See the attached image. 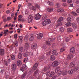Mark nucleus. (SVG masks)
<instances>
[{
    "label": "nucleus",
    "mask_w": 79,
    "mask_h": 79,
    "mask_svg": "<svg viewBox=\"0 0 79 79\" xmlns=\"http://www.w3.org/2000/svg\"><path fill=\"white\" fill-rule=\"evenodd\" d=\"M62 25V23H58L57 25H56V27H58V26H60Z\"/></svg>",
    "instance_id": "8fccbe9b"
},
{
    "label": "nucleus",
    "mask_w": 79,
    "mask_h": 79,
    "mask_svg": "<svg viewBox=\"0 0 79 79\" xmlns=\"http://www.w3.org/2000/svg\"><path fill=\"white\" fill-rule=\"evenodd\" d=\"M67 26H71V23L68 22L67 24Z\"/></svg>",
    "instance_id": "a18cd8bd"
},
{
    "label": "nucleus",
    "mask_w": 79,
    "mask_h": 79,
    "mask_svg": "<svg viewBox=\"0 0 79 79\" xmlns=\"http://www.w3.org/2000/svg\"><path fill=\"white\" fill-rule=\"evenodd\" d=\"M27 52H25L23 54V56H28V55H32V52H29V51L28 50H27Z\"/></svg>",
    "instance_id": "0eeeda50"
},
{
    "label": "nucleus",
    "mask_w": 79,
    "mask_h": 79,
    "mask_svg": "<svg viewBox=\"0 0 79 79\" xmlns=\"http://www.w3.org/2000/svg\"><path fill=\"white\" fill-rule=\"evenodd\" d=\"M47 4H48V5H50V6H53L54 3L50 1H48L47 2Z\"/></svg>",
    "instance_id": "7c9ffc66"
},
{
    "label": "nucleus",
    "mask_w": 79,
    "mask_h": 79,
    "mask_svg": "<svg viewBox=\"0 0 79 79\" xmlns=\"http://www.w3.org/2000/svg\"><path fill=\"white\" fill-rule=\"evenodd\" d=\"M70 16H71V15H70L69 17H68L67 19V21L68 22H69V21H71V18Z\"/></svg>",
    "instance_id": "ea45409f"
},
{
    "label": "nucleus",
    "mask_w": 79,
    "mask_h": 79,
    "mask_svg": "<svg viewBox=\"0 0 79 79\" xmlns=\"http://www.w3.org/2000/svg\"><path fill=\"white\" fill-rule=\"evenodd\" d=\"M53 33H49L48 34V35L49 37H52V36Z\"/></svg>",
    "instance_id": "5fc2aeb1"
},
{
    "label": "nucleus",
    "mask_w": 79,
    "mask_h": 79,
    "mask_svg": "<svg viewBox=\"0 0 79 79\" xmlns=\"http://www.w3.org/2000/svg\"><path fill=\"white\" fill-rule=\"evenodd\" d=\"M11 18L10 17H8L7 20V21H10V20H11Z\"/></svg>",
    "instance_id": "6e6d98bb"
},
{
    "label": "nucleus",
    "mask_w": 79,
    "mask_h": 79,
    "mask_svg": "<svg viewBox=\"0 0 79 79\" xmlns=\"http://www.w3.org/2000/svg\"><path fill=\"white\" fill-rule=\"evenodd\" d=\"M62 5L64 6H67V4H66V3H64L62 4Z\"/></svg>",
    "instance_id": "0e129e2a"
},
{
    "label": "nucleus",
    "mask_w": 79,
    "mask_h": 79,
    "mask_svg": "<svg viewBox=\"0 0 79 79\" xmlns=\"http://www.w3.org/2000/svg\"><path fill=\"white\" fill-rule=\"evenodd\" d=\"M54 74L55 73H54V72H51V73H50L49 77H52V76L54 75Z\"/></svg>",
    "instance_id": "2f4dec72"
},
{
    "label": "nucleus",
    "mask_w": 79,
    "mask_h": 79,
    "mask_svg": "<svg viewBox=\"0 0 79 79\" xmlns=\"http://www.w3.org/2000/svg\"><path fill=\"white\" fill-rule=\"evenodd\" d=\"M41 16L38 13L37 14V15H36L35 16V19H36V20H37L38 19H40V17Z\"/></svg>",
    "instance_id": "9b49d317"
},
{
    "label": "nucleus",
    "mask_w": 79,
    "mask_h": 79,
    "mask_svg": "<svg viewBox=\"0 0 79 79\" xmlns=\"http://www.w3.org/2000/svg\"><path fill=\"white\" fill-rule=\"evenodd\" d=\"M70 51L71 53H74L75 52V49H74V48H72L70 50Z\"/></svg>",
    "instance_id": "b1692460"
},
{
    "label": "nucleus",
    "mask_w": 79,
    "mask_h": 79,
    "mask_svg": "<svg viewBox=\"0 0 79 79\" xmlns=\"http://www.w3.org/2000/svg\"><path fill=\"white\" fill-rule=\"evenodd\" d=\"M23 37L22 36H20L19 38V40L20 44H21L22 43V42H23Z\"/></svg>",
    "instance_id": "393cba45"
},
{
    "label": "nucleus",
    "mask_w": 79,
    "mask_h": 79,
    "mask_svg": "<svg viewBox=\"0 0 79 79\" xmlns=\"http://www.w3.org/2000/svg\"><path fill=\"white\" fill-rule=\"evenodd\" d=\"M62 37V36H59L57 37V39L58 41H60L61 40H60V39H62V38H61Z\"/></svg>",
    "instance_id": "79ce46f5"
},
{
    "label": "nucleus",
    "mask_w": 79,
    "mask_h": 79,
    "mask_svg": "<svg viewBox=\"0 0 79 79\" xmlns=\"http://www.w3.org/2000/svg\"><path fill=\"white\" fill-rule=\"evenodd\" d=\"M32 20H33V17H32V16L31 15H29L28 19V23H29L32 22Z\"/></svg>",
    "instance_id": "9d476101"
},
{
    "label": "nucleus",
    "mask_w": 79,
    "mask_h": 79,
    "mask_svg": "<svg viewBox=\"0 0 79 79\" xmlns=\"http://www.w3.org/2000/svg\"><path fill=\"white\" fill-rule=\"evenodd\" d=\"M55 5L56 6H57L56 8H58V7H60V4L58 3H56L55 4Z\"/></svg>",
    "instance_id": "c03bdc74"
},
{
    "label": "nucleus",
    "mask_w": 79,
    "mask_h": 79,
    "mask_svg": "<svg viewBox=\"0 0 79 79\" xmlns=\"http://www.w3.org/2000/svg\"><path fill=\"white\" fill-rule=\"evenodd\" d=\"M11 59L12 60H14L15 59V55H13L11 57Z\"/></svg>",
    "instance_id": "de8ad7c7"
},
{
    "label": "nucleus",
    "mask_w": 79,
    "mask_h": 79,
    "mask_svg": "<svg viewBox=\"0 0 79 79\" xmlns=\"http://www.w3.org/2000/svg\"><path fill=\"white\" fill-rule=\"evenodd\" d=\"M79 69V67H75L73 69L74 71H76Z\"/></svg>",
    "instance_id": "58836bf2"
},
{
    "label": "nucleus",
    "mask_w": 79,
    "mask_h": 79,
    "mask_svg": "<svg viewBox=\"0 0 79 79\" xmlns=\"http://www.w3.org/2000/svg\"><path fill=\"white\" fill-rule=\"evenodd\" d=\"M5 54V51L4 49H0V55L3 56Z\"/></svg>",
    "instance_id": "2eb2a0df"
},
{
    "label": "nucleus",
    "mask_w": 79,
    "mask_h": 79,
    "mask_svg": "<svg viewBox=\"0 0 79 79\" xmlns=\"http://www.w3.org/2000/svg\"><path fill=\"white\" fill-rule=\"evenodd\" d=\"M74 73V70L73 69H70L69 70L68 72L67 73L71 75L73 74Z\"/></svg>",
    "instance_id": "f3484780"
},
{
    "label": "nucleus",
    "mask_w": 79,
    "mask_h": 79,
    "mask_svg": "<svg viewBox=\"0 0 79 79\" xmlns=\"http://www.w3.org/2000/svg\"><path fill=\"white\" fill-rule=\"evenodd\" d=\"M19 18L18 19V20L21 19V18H23V15H20L19 16Z\"/></svg>",
    "instance_id": "bf43d9fd"
},
{
    "label": "nucleus",
    "mask_w": 79,
    "mask_h": 79,
    "mask_svg": "<svg viewBox=\"0 0 79 79\" xmlns=\"http://www.w3.org/2000/svg\"><path fill=\"white\" fill-rule=\"evenodd\" d=\"M58 65V62L57 61H54L52 64V66L53 67H55V66H56Z\"/></svg>",
    "instance_id": "4468645a"
},
{
    "label": "nucleus",
    "mask_w": 79,
    "mask_h": 79,
    "mask_svg": "<svg viewBox=\"0 0 79 79\" xmlns=\"http://www.w3.org/2000/svg\"><path fill=\"white\" fill-rule=\"evenodd\" d=\"M17 64L18 66V67H19V66L22 64V62H21V61L20 60H18Z\"/></svg>",
    "instance_id": "412c9836"
},
{
    "label": "nucleus",
    "mask_w": 79,
    "mask_h": 79,
    "mask_svg": "<svg viewBox=\"0 0 79 79\" xmlns=\"http://www.w3.org/2000/svg\"><path fill=\"white\" fill-rule=\"evenodd\" d=\"M17 36H18V35H17V34H15L14 35V38H15V39H17Z\"/></svg>",
    "instance_id": "338daca9"
},
{
    "label": "nucleus",
    "mask_w": 79,
    "mask_h": 79,
    "mask_svg": "<svg viewBox=\"0 0 79 79\" xmlns=\"http://www.w3.org/2000/svg\"><path fill=\"white\" fill-rule=\"evenodd\" d=\"M42 37H43V34L42 33H39L37 35V37L38 39H40L42 38Z\"/></svg>",
    "instance_id": "f8f14e48"
},
{
    "label": "nucleus",
    "mask_w": 79,
    "mask_h": 79,
    "mask_svg": "<svg viewBox=\"0 0 79 79\" xmlns=\"http://www.w3.org/2000/svg\"><path fill=\"white\" fill-rule=\"evenodd\" d=\"M52 53L54 55H58V52L56 50L54 49L52 52Z\"/></svg>",
    "instance_id": "aec40b11"
},
{
    "label": "nucleus",
    "mask_w": 79,
    "mask_h": 79,
    "mask_svg": "<svg viewBox=\"0 0 79 79\" xmlns=\"http://www.w3.org/2000/svg\"><path fill=\"white\" fill-rule=\"evenodd\" d=\"M51 23V21H50V20L47 19L44 20L43 22V26H45V25L48 24H49V23Z\"/></svg>",
    "instance_id": "20e7f679"
},
{
    "label": "nucleus",
    "mask_w": 79,
    "mask_h": 79,
    "mask_svg": "<svg viewBox=\"0 0 79 79\" xmlns=\"http://www.w3.org/2000/svg\"><path fill=\"white\" fill-rule=\"evenodd\" d=\"M16 67L17 66H16V64H14L12 65V69L13 70V71H15L16 69Z\"/></svg>",
    "instance_id": "ddd939ff"
},
{
    "label": "nucleus",
    "mask_w": 79,
    "mask_h": 79,
    "mask_svg": "<svg viewBox=\"0 0 79 79\" xmlns=\"http://www.w3.org/2000/svg\"><path fill=\"white\" fill-rule=\"evenodd\" d=\"M21 31V29L20 28V29H17V32H18V33H20V31Z\"/></svg>",
    "instance_id": "680f3d73"
},
{
    "label": "nucleus",
    "mask_w": 79,
    "mask_h": 79,
    "mask_svg": "<svg viewBox=\"0 0 79 79\" xmlns=\"http://www.w3.org/2000/svg\"><path fill=\"white\" fill-rule=\"evenodd\" d=\"M19 50L20 52H23L24 51V49H23V47H20L19 48Z\"/></svg>",
    "instance_id": "c756f323"
},
{
    "label": "nucleus",
    "mask_w": 79,
    "mask_h": 79,
    "mask_svg": "<svg viewBox=\"0 0 79 79\" xmlns=\"http://www.w3.org/2000/svg\"><path fill=\"white\" fill-rule=\"evenodd\" d=\"M4 63L5 64V65H6V66H8V62H7V61L5 60Z\"/></svg>",
    "instance_id": "13d9d810"
},
{
    "label": "nucleus",
    "mask_w": 79,
    "mask_h": 79,
    "mask_svg": "<svg viewBox=\"0 0 79 79\" xmlns=\"http://www.w3.org/2000/svg\"><path fill=\"white\" fill-rule=\"evenodd\" d=\"M53 38H49L48 39V41H47L46 42V44L47 45H50V42H52L53 41Z\"/></svg>",
    "instance_id": "6e6552de"
},
{
    "label": "nucleus",
    "mask_w": 79,
    "mask_h": 79,
    "mask_svg": "<svg viewBox=\"0 0 79 79\" xmlns=\"http://www.w3.org/2000/svg\"><path fill=\"white\" fill-rule=\"evenodd\" d=\"M67 73L68 72H67V70H65L63 71H60L59 72V75L61 74L62 75L64 76V75H66Z\"/></svg>",
    "instance_id": "39448f33"
},
{
    "label": "nucleus",
    "mask_w": 79,
    "mask_h": 79,
    "mask_svg": "<svg viewBox=\"0 0 79 79\" xmlns=\"http://www.w3.org/2000/svg\"><path fill=\"white\" fill-rule=\"evenodd\" d=\"M24 48L26 50H28L29 51V43H26L25 44V47Z\"/></svg>",
    "instance_id": "1a4fd4ad"
},
{
    "label": "nucleus",
    "mask_w": 79,
    "mask_h": 79,
    "mask_svg": "<svg viewBox=\"0 0 79 79\" xmlns=\"http://www.w3.org/2000/svg\"><path fill=\"white\" fill-rule=\"evenodd\" d=\"M63 18L62 17H60L58 19V22H61V21H63Z\"/></svg>",
    "instance_id": "e433bc0d"
},
{
    "label": "nucleus",
    "mask_w": 79,
    "mask_h": 79,
    "mask_svg": "<svg viewBox=\"0 0 79 79\" xmlns=\"http://www.w3.org/2000/svg\"><path fill=\"white\" fill-rule=\"evenodd\" d=\"M55 57L53 55H52L50 56V60H51L53 61V60H55Z\"/></svg>",
    "instance_id": "c85d7f7f"
},
{
    "label": "nucleus",
    "mask_w": 79,
    "mask_h": 79,
    "mask_svg": "<svg viewBox=\"0 0 79 79\" xmlns=\"http://www.w3.org/2000/svg\"><path fill=\"white\" fill-rule=\"evenodd\" d=\"M56 69L59 71H60V67H58L56 68Z\"/></svg>",
    "instance_id": "69168bd1"
},
{
    "label": "nucleus",
    "mask_w": 79,
    "mask_h": 79,
    "mask_svg": "<svg viewBox=\"0 0 79 79\" xmlns=\"http://www.w3.org/2000/svg\"><path fill=\"white\" fill-rule=\"evenodd\" d=\"M27 67L26 66V64H23L22 65V66L20 67V71H22V72H24L25 71V73L23 74L22 75L21 78L22 79H24V78L26 77V73H27V72L25 71V70H26L27 69Z\"/></svg>",
    "instance_id": "f257e3e1"
},
{
    "label": "nucleus",
    "mask_w": 79,
    "mask_h": 79,
    "mask_svg": "<svg viewBox=\"0 0 79 79\" xmlns=\"http://www.w3.org/2000/svg\"><path fill=\"white\" fill-rule=\"evenodd\" d=\"M75 65H76V64H75V63H74L71 62L69 66L70 68H73V67H74V66H75Z\"/></svg>",
    "instance_id": "5701e85b"
},
{
    "label": "nucleus",
    "mask_w": 79,
    "mask_h": 79,
    "mask_svg": "<svg viewBox=\"0 0 79 79\" xmlns=\"http://www.w3.org/2000/svg\"><path fill=\"white\" fill-rule=\"evenodd\" d=\"M71 14L73 15H74V16H77V13H76V12H72L71 13Z\"/></svg>",
    "instance_id": "3c124183"
},
{
    "label": "nucleus",
    "mask_w": 79,
    "mask_h": 79,
    "mask_svg": "<svg viewBox=\"0 0 79 79\" xmlns=\"http://www.w3.org/2000/svg\"><path fill=\"white\" fill-rule=\"evenodd\" d=\"M8 30H5L4 31V32L3 33L4 35V36H6V35H8Z\"/></svg>",
    "instance_id": "473e14b6"
},
{
    "label": "nucleus",
    "mask_w": 79,
    "mask_h": 79,
    "mask_svg": "<svg viewBox=\"0 0 79 79\" xmlns=\"http://www.w3.org/2000/svg\"><path fill=\"white\" fill-rule=\"evenodd\" d=\"M34 35L33 34L30 35L29 39L30 41H32V40H34Z\"/></svg>",
    "instance_id": "dca6fc26"
},
{
    "label": "nucleus",
    "mask_w": 79,
    "mask_h": 79,
    "mask_svg": "<svg viewBox=\"0 0 79 79\" xmlns=\"http://www.w3.org/2000/svg\"><path fill=\"white\" fill-rule=\"evenodd\" d=\"M48 12H51V11H53V8H49L47 9Z\"/></svg>",
    "instance_id": "a878e982"
},
{
    "label": "nucleus",
    "mask_w": 79,
    "mask_h": 79,
    "mask_svg": "<svg viewBox=\"0 0 79 79\" xmlns=\"http://www.w3.org/2000/svg\"><path fill=\"white\" fill-rule=\"evenodd\" d=\"M31 48L32 50H35L37 48V45L35 43H34L31 45Z\"/></svg>",
    "instance_id": "423d86ee"
},
{
    "label": "nucleus",
    "mask_w": 79,
    "mask_h": 79,
    "mask_svg": "<svg viewBox=\"0 0 79 79\" xmlns=\"http://www.w3.org/2000/svg\"><path fill=\"white\" fill-rule=\"evenodd\" d=\"M47 15H44L43 16V19H45L47 18Z\"/></svg>",
    "instance_id": "37998d69"
},
{
    "label": "nucleus",
    "mask_w": 79,
    "mask_h": 79,
    "mask_svg": "<svg viewBox=\"0 0 79 79\" xmlns=\"http://www.w3.org/2000/svg\"><path fill=\"white\" fill-rule=\"evenodd\" d=\"M67 31L68 32H73V28H69L67 29Z\"/></svg>",
    "instance_id": "4c0bfd02"
},
{
    "label": "nucleus",
    "mask_w": 79,
    "mask_h": 79,
    "mask_svg": "<svg viewBox=\"0 0 79 79\" xmlns=\"http://www.w3.org/2000/svg\"><path fill=\"white\" fill-rule=\"evenodd\" d=\"M50 53H51V51H49L46 53L47 55H50Z\"/></svg>",
    "instance_id": "e2e57ef3"
},
{
    "label": "nucleus",
    "mask_w": 79,
    "mask_h": 79,
    "mask_svg": "<svg viewBox=\"0 0 79 79\" xmlns=\"http://www.w3.org/2000/svg\"><path fill=\"white\" fill-rule=\"evenodd\" d=\"M72 27L74 29H76V28H77V25L74 23H72Z\"/></svg>",
    "instance_id": "72a5a7b5"
},
{
    "label": "nucleus",
    "mask_w": 79,
    "mask_h": 79,
    "mask_svg": "<svg viewBox=\"0 0 79 79\" xmlns=\"http://www.w3.org/2000/svg\"><path fill=\"white\" fill-rule=\"evenodd\" d=\"M44 60V61H45V60H44V58L42 57H39V61H40V62Z\"/></svg>",
    "instance_id": "c9c22d12"
},
{
    "label": "nucleus",
    "mask_w": 79,
    "mask_h": 79,
    "mask_svg": "<svg viewBox=\"0 0 79 79\" xmlns=\"http://www.w3.org/2000/svg\"><path fill=\"white\" fill-rule=\"evenodd\" d=\"M18 58L19 59H21L22 58V54L21 53H19L18 55Z\"/></svg>",
    "instance_id": "cd10ccee"
},
{
    "label": "nucleus",
    "mask_w": 79,
    "mask_h": 79,
    "mask_svg": "<svg viewBox=\"0 0 79 79\" xmlns=\"http://www.w3.org/2000/svg\"><path fill=\"white\" fill-rule=\"evenodd\" d=\"M38 66V63H35L34 65H33V69H37V66Z\"/></svg>",
    "instance_id": "4be33fe9"
},
{
    "label": "nucleus",
    "mask_w": 79,
    "mask_h": 79,
    "mask_svg": "<svg viewBox=\"0 0 79 79\" xmlns=\"http://www.w3.org/2000/svg\"><path fill=\"white\" fill-rule=\"evenodd\" d=\"M36 7V8H38V9L40 8V6L37 4H36L35 5Z\"/></svg>",
    "instance_id": "4d7b16f0"
},
{
    "label": "nucleus",
    "mask_w": 79,
    "mask_h": 79,
    "mask_svg": "<svg viewBox=\"0 0 79 79\" xmlns=\"http://www.w3.org/2000/svg\"><path fill=\"white\" fill-rule=\"evenodd\" d=\"M77 22H78V23H79V17H77Z\"/></svg>",
    "instance_id": "774afa93"
},
{
    "label": "nucleus",
    "mask_w": 79,
    "mask_h": 79,
    "mask_svg": "<svg viewBox=\"0 0 79 79\" xmlns=\"http://www.w3.org/2000/svg\"><path fill=\"white\" fill-rule=\"evenodd\" d=\"M57 11L58 12H60V13H61L64 11V9H61V8L60 9H58L57 10Z\"/></svg>",
    "instance_id": "f704fd0d"
},
{
    "label": "nucleus",
    "mask_w": 79,
    "mask_h": 79,
    "mask_svg": "<svg viewBox=\"0 0 79 79\" xmlns=\"http://www.w3.org/2000/svg\"><path fill=\"white\" fill-rule=\"evenodd\" d=\"M18 20L19 21H22V22L24 21V19H20Z\"/></svg>",
    "instance_id": "603ef678"
},
{
    "label": "nucleus",
    "mask_w": 79,
    "mask_h": 79,
    "mask_svg": "<svg viewBox=\"0 0 79 79\" xmlns=\"http://www.w3.org/2000/svg\"><path fill=\"white\" fill-rule=\"evenodd\" d=\"M32 9L34 11L35 10H36V9H37V8H36V7H35V6H33L32 7Z\"/></svg>",
    "instance_id": "864d4df0"
},
{
    "label": "nucleus",
    "mask_w": 79,
    "mask_h": 79,
    "mask_svg": "<svg viewBox=\"0 0 79 79\" xmlns=\"http://www.w3.org/2000/svg\"><path fill=\"white\" fill-rule=\"evenodd\" d=\"M28 40V37H25V42H27V40Z\"/></svg>",
    "instance_id": "052dcab7"
},
{
    "label": "nucleus",
    "mask_w": 79,
    "mask_h": 79,
    "mask_svg": "<svg viewBox=\"0 0 79 79\" xmlns=\"http://www.w3.org/2000/svg\"><path fill=\"white\" fill-rule=\"evenodd\" d=\"M39 71L38 69H37L35 72H34V74H33V76H31L30 77V78H31V79H34L35 78V76H36L37 75H38L39 74Z\"/></svg>",
    "instance_id": "f03ea898"
},
{
    "label": "nucleus",
    "mask_w": 79,
    "mask_h": 79,
    "mask_svg": "<svg viewBox=\"0 0 79 79\" xmlns=\"http://www.w3.org/2000/svg\"><path fill=\"white\" fill-rule=\"evenodd\" d=\"M73 54L68 55L67 57V60H71L72 58H73Z\"/></svg>",
    "instance_id": "a211bd4d"
},
{
    "label": "nucleus",
    "mask_w": 79,
    "mask_h": 79,
    "mask_svg": "<svg viewBox=\"0 0 79 79\" xmlns=\"http://www.w3.org/2000/svg\"><path fill=\"white\" fill-rule=\"evenodd\" d=\"M18 41L15 40L13 43L12 45L10 47V50L13 49V48L14 47H18Z\"/></svg>",
    "instance_id": "7ed1b4c3"
},
{
    "label": "nucleus",
    "mask_w": 79,
    "mask_h": 79,
    "mask_svg": "<svg viewBox=\"0 0 79 79\" xmlns=\"http://www.w3.org/2000/svg\"><path fill=\"white\" fill-rule=\"evenodd\" d=\"M64 29L63 27H61L59 28V32H64Z\"/></svg>",
    "instance_id": "bb28decb"
},
{
    "label": "nucleus",
    "mask_w": 79,
    "mask_h": 79,
    "mask_svg": "<svg viewBox=\"0 0 79 79\" xmlns=\"http://www.w3.org/2000/svg\"><path fill=\"white\" fill-rule=\"evenodd\" d=\"M50 69L49 67H44V69L42 71V73H45L46 71H47L48 69Z\"/></svg>",
    "instance_id": "6ab92c4d"
},
{
    "label": "nucleus",
    "mask_w": 79,
    "mask_h": 79,
    "mask_svg": "<svg viewBox=\"0 0 79 79\" xmlns=\"http://www.w3.org/2000/svg\"><path fill=\"white\" fill-rule=\"evenodd\" d=\"M69 40V38H67L65 39V41L66 42H68Z\"/></svg>",
    "instance_id": "49530a36"
},
{
    "label": "nucleus",
    "mask_w": 79,
    "mask_h": 79,
    "mask_svg": "<svg viewBox=\"0 0 79 79\" xmlns=\"http://www.w3.org/2000/svg\"><path fill=\"white\" fill-rule=\"evenodd\" d=\"M65 50V49L64 48H61L60 49V52H63V51H64Z\"/></svg>",
    "instance_id": "09e8293b"
},
{
    "label": "nucleus",
    "mask_w": 79,
    "mask_h": 79,
    "mask_svg": "<svg viewBox=\"0 0 79 79\" xmlns=\"http://www.w3.org/2000/svg\"><path fill=\"white\" fill-rule=\"evenodd\" d=\"M50 71H48L45 74L47 76H48L50 75Z\"/></svg>",
    "instance_id": "a19ab883"
}]
</instances>
